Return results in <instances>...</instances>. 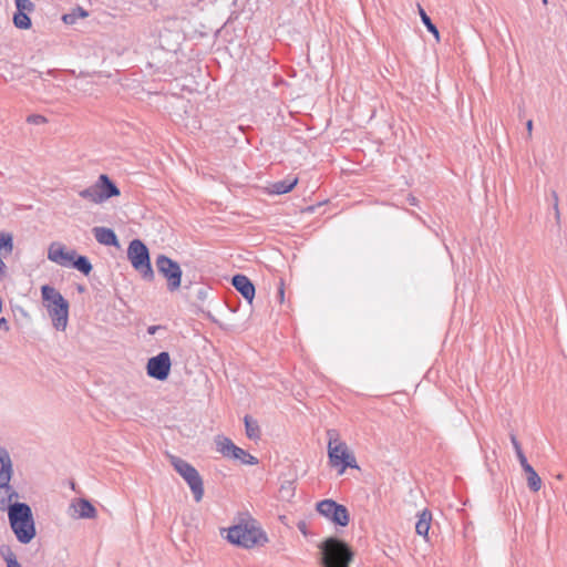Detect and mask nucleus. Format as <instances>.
I'll return each mask as SVG.
<instances>
[{"mask_svg":"<svg viewBox=\"0 0 567 567\" xmlns=\"http://www.w3.org/2000/svg\"><path fill=\"white\" fill-rule=\"evenodd\" d=\"M19 497H8L0 511L8 512L10 527L17 540L23 545L31 543L37 535L35 523L30 505L17 502Z\"/></svg>","mask_w":567,"mask_h":567,"instance_id":"nucleus-1","label":"nucleus"},{"mask_svg":"<svg viewBox=\"0 0 567 567\" xmlns=\"http://www.w3.org/2000/svg\"><path fill=\"white\" fill-rule=\"evenodd\" d=\"M41 296L53 327L58 331H64L69 319V301L50 285L41 287Z\"/></svg>","mask_w":567,"mask_h":567,"instance_id":"nucleus-2","label":"nucleus"},{"mask_svg":"<svg viewBox=\"0 0 567 567\" xmlns=\"http://www.w3.org/2000/svg\"><path fill=\"white\" fill-rule=\"evenodd\" d=\"M322 567H349L353 558L350 546L337 537H329L320 545Z\"/></svg>","mask_w":567,"mask_h":567,"instance_id":"nucleus-3","label":"nucleus"},{"mask_svg":"<svg viewBox=\"0 0 567 567\" xmlns=\"http://www.w3.org/2000/svg\"><path fill=\"white\" fill-rule=\"evenodd\" d=\"M226 538L230 544L247 549L268 542L267 535L261 528L249 524L229 527Z\"/></svg>","mask_w":567,"mask_h":567,"instance_id":"nucleus-4","label":"nucleus"},{"mask_svg":"<svg viewBox=\"0 0 567 567\" xmlns=\"http://www.w3.org/2000/svg\"><path fill=\"white\" fill-rule=\"evenodd\" d=\"M127 259L132 267L141 274L146 281L154 279V270L151 264L150 249L141 239H133L127 247Z\"/></svg>","mask_w":567,"mask_h":567,"instance_id":"nucleus-5","label":"nucleus"},{"mask_svg":"<svg viewBox=\"0 0 567 567\" xmlns=\"http://www.w3.org/2000/svg\"><path fill=\"white\" fill-rule=\"evenodd\" d=\"M120 194V188L106 174H101L93 185L79 192L80 197L94 204H102Z\"/></svg>","mask_w":567,"mask_h":567,"instance_id":"nucleus-6","label":"nucleus"},{"mask_svg":"<svg viewBox=\"0 0 567 567\" xmlns=\"http://www.w3.org/2000/svg\"><path fill=\"white\" fill-rule=\"evenodd\" d=\"M328 434L330 437L328 443V457L330 465L338 468L339 475H342L348 467L358 468L355 457L349 451L347 444L338 441L337 439L332 440V435L336 434L334 431H328Z\"/></svg>","mask_w":567,"mask_h":567,"instance_id":"nucleus-7","label":"nucleus"},{"mask_svg":"<svg viewBox=\"0 0 567 567\" xmlns=\"http://www.w3.org/2000/svg\"><path fill=\"white\" fill-rule=\"evenodd\" d=\"M171 464L189 486L194 499L200 502L204 496V482L198 471L190 463L178 456H172Z\"/></svg>","mask_w":567,"mask_h":567,"instance_id":"nucleus-8","label":"nucleus"},{"mask_svg":"<svg viewBox=\"0 0 567 567\" xmlns=\"http://www.w3.org/2000/svg\"><path fill=\"white\" fill-rule=\"evenodd\" d=\"M13 476V464L7 449L0 446V505L4 506L8 497H19L17 489L10 484Z\"/></svg>","mask_w":567,"mask_h":567,"instance_id":"nucleus-9","label":"nucleus"},{"mask_svg":"<svg viewBox=\"0 0 567 567\" xmlns=\"http://www.w3.org/2000/svg\"><path fill=\"white\" fill-rule=\"evenodd\" d=\"M155 265L159 275L167 281V290L174 292L181 288L183 270L179 264L166 255H158Z\"/></svg>","mask_w":567,"mask_h":567,"instance_id":"nucleus-10","label":"nucleus"},{"mask_svg":"<svg viewBox=\"0 0 567 567\" xmlns=\"http://www.w3.org/2000/svg\"><path fill=\"white\" fill-rule=\"evenodd\" d=\"M317 511L336 526L346 527L349 524L350 517L347 507L331 498L318 502Z\"/></svg>","mask_w":567,"mask_h":567,"instance_id":"nucleus-11","label":"nucleus"},{"mask_svg":"<svg viewBox=\"0 0 567 567\" xmlns=\"http://www.w3.org/2000/svg\"><path fill=\"white\" fill-rule=\"evenodd\" d=\"M172 368L171 355L167 351L151 357L146 364V373L157 381H165L169 377Z\"/></svg>","mask_w":567,"mask_h":567,"instance_id":"nucleus-12","label":"nucleus"},{"mask_svg":"<svg viewBox=\"0 0 567 567\" xmlns=\"http://www.w3.org/2000/svg\"><path fill=\"white\" fill-rule=\"evenodd\" d=\"M16 12L12 18L13 25L20 30H28L32 22L29 12L34 9V3L30 0H14Z\"/></svg>","mask_w":567,"mask_h":567,"instance_id":"nucleus-13","label":"nucleus"},{"mask_svg":"<svg viewBox=\"0 0 567 567\" xmlns=\"http://www.w3.org/2000/svg\"><path fill=\"white\" fill-rule=\"evenodd\" d=\"M75 250H66L65 246L61 243L53 241L48 249V259L62 267H70Z\"/></svg>","mask_w":567,"mask_h":567,"instance_id":"nucleus-14","label":"nucleus"},{"mask_svg":"<svg viewBox=\"0 0 567 567\" xmlns=\"http://www.w3.org/2000/svg\"><path fill=\"white\" fill-rule=\"evenodd\" d=\"M231 285L248 303H252L256 289L252 281L246 275L236 274L233 276Z\"/></svg>","mask_w":567,"mask_h":567,"instance_id":"nucleus-15","label":"nucleus"},{"mask_svg":"<svg viewBox=\"0 0 567 567\" xmlns=\"http://www.w3.org/2000/svg\"><path fill=\"white\" fill-rule=\"evenodd\" d=\"M92 231L99 244L112 247L120 246L118 238L112 228L94 227Z\"/></svg>","mask_w":567,"mask_h":567,"instance_id":"nucleus-16","label":"nucleus"},{"mask_svg":"<svg viewBox=\"0 0 567 567\" xmlns=\"http://www.w3.org/2000/svg\"><path fill=\"white\" fill-rule=\"evenodd\" d=\"M71 508L74 509L79 518H94L96 516L95 507L86 498H78L71 504Z\"/></svg>","mask_w":567,"mask_h":567,"instance_id":"nucleus-17","label":"nucleus"},{"mask_svg":"<svg viewBox=\"0 0 567 567\" xmlns=\"http://www.w3.org/2000/svg\"><path fill=\"white\" fill-rule=\"evenodd\" d=\"M432 520V514L429 509H423L417 515V522L415 524V532L417 535L423 536L424 538H427L430 526Z\"/></svg>","mask_w":567,"mask_h":567,"instance_id":"nucleus-18","label":"nucleus"},{"mask_svg":"<svg viewBox=\"0 0 567 567\" xmlns=\"http://www.w3.org/2000/svg\"><path fill=\"white\" fill-rule=\"evenodd\" d=\"M70 267L76 269L84 276H89L93 270V266L90 259L84 255H79L76 251L73 256V260L71 261Z\"/></svg>","mask_w":567,"mask_h":567,"instance_id":"nucleus-19","label":"nucleus"},{"mask_svg":"<svg viewBox=\"0 0 567 567\" xmlns=\"http://www.w3.org/2000/svg\"><path fill=\"white\" fill-rule=\"evenodd\" d=\"M215 443L217 452H219L225 457H233V453L236 445L230 439L224 435H217L215 439Z\"/></svg>","mask_w":567,"mask_h":567,"instance_id":"nucleus-20","label":"nucleus"},{"mask_svg":"<svg viewBox=\"0 0 567 567\" xmlns=\"http://www.w3.org/2000/svg\"><path fill=\"white\" fill-rule=\"evenodd\" d=\"M298 178H285L282 181H278L271 185V190L274 194L282 195L291 192L293 187L297 185Z\"/></svg>","mask_w":567,"mask_h":567,"instance_id":"nucleus-21","label":"nucleus"},{"mask_svg":"<svg viewBox=\"0 0 567 567\" xmlns=\"http://www.w3.org/2000/svg\"><path fill=\"white\" fill-rule=\"evenodd\" d=\"M231 458L239 461L240 463L246 464V465H257L259 462L256 456L251 455L250 453H248L247 451H245L244 449H241L237 445L234 450Z\"/></svg>","mask_w":567,"mask_h":567,"instance_id":"nucleus-22","label":"nucleus"},{"mask_svg":"<svg viewBox=\"0 0 567 567\" xmlns=\"http://www.w3.org/2000/svg\"><path fill=\"white\" fill-rule=\"evenodd\" d=\"M245 432L248 439L250 440H259L260 439V427L258 422L251 419L249 415H245Z\"/></svg>","mask_w":567,"mask_h":567,"instance_id":"nucleus-23","label":"nucleus"},{"mask_svg":"<svg viewBox=\"0 0 567 567\" xmlns=\"http://www.w3.org/2000/svg\"><path fill=\"white\" fill-rule=\"evenodd\" d=\"M0 557L6 561L7 567H22L9 545L3 544L0 546Z\"/></svg>","mask_w":567,"mask_h":567,"instance_id":"nucleus-24","label":"nucleus"},{"mask_svg":"<svg viewBox=\"0 0 567 567\" xmlns=\"http://www.w3.org/2000/svg\"><path fill=\"white\" fill-rule=\"evenodd\" d=\"M527 478V486L533 492H538L542 487V480L538 473L534 470L533 466L528 467L524 471Z\"/></svg>","mask_w":567,"mask_h":567,"instance_id":"nucleus-25","label":"nucleus"},{"mask_svg":"<svg viewBox=\"0 0 567 567\" xmlns=\"http://www.w3.org/2000/svg\"><path fill=\"white\" fill-rule=\"evenodd\" d=\"M419 11L421 21L425 25L426 30L434 35L436 41H440V31L437 27L432 22L431 18L426 14L423 8L419 7Z\"/></svg>","mask_w":567,"mask_h":567,"instance_id":"nucleus-26","label":"nucleus"},{"mask_svg":"<svg viewBox=\"0 0 567 567\" xmlns=\"http://www.w3.org/2000/svg\"><path fill=\"white\" fill-rule=\"evenodd\" d=\"M280 493L282 497H291L293 496V486L291 482H287L286 484L281 485Z\"/></svg>","mask_w":567,"mask_h":567,"instance_id":"nucleus-27","label":"nucleus"},{"mask_svg":"<svg viewBox=\"0 0 567 567\" xmlns=\"http://www.w3.org/2000/svg\"><path fill=\"white\" fill-rule=\"evenodd\" d=\"M27 121H28V123L38 125V124L45 123L47 118L39 114H31L28 116Z\"/></svg>","mask_w":567,"mask_h":567,"instance_id":"nucleus-28","label":"nucleus"},{"mask_svg":"<svg viewBox=\"0 0 567 567\" xmlns=\"http://www.w3.org/2000/svg\"><path fill=\"white\" fill-rule=\"evenodd\" d=\"M509 439H511L513 449L515 451V454L517 455L518 453L523 452L522 445H520L519 441L517 440V436L514 433L509 434Z\"/></svg>","mask_w":567,"mask_h":567,"instance_id":"nucleus-29","label":"nucleus"},{"mask_svg":"<svg viewBox=\"0 0 567 567\" xmlns=\"http://www.w3.org/2000/svg\"><path fill=\"white\" fill-rule=\"evenodd\" d=\"M516 457H517V460H518V462H519V464H520V466H522L523 471H525V470H527L528 467H530V466H532V465L528 463L527 457H526V455H525L524 451H523V452H520V453H518V454L516 455Z\"/></svg>","mask_w":567,"mask_h":567,"instance_id":"nucleus-30","label":"nucleus"},{"mask_svg":"<svg viewBox=\"0 0 567 567\" xmlns=\"http://www.w3.org/2000/svg\"><path fill=\"white\" fill-rule=\"evenodd\" d=\"M0 329L4 331H9L10 329L9 322L4 317L0 318Z\"/></svg>","mask_w":567,"mask_h":567,"instance_id":"nucleus-31","label":"nucleus"},{"mask_svg":"<svg viewBox=\"0 0 567 567\" xmlns=\"http://www.w3.org/2000/svg\"><path fill=\"white\" fill-rule=\"evenodd\" d=\"M63 21L65 23H73L74 22V16L73 14H64L63 16Z\"/></svg>","mask_w":567,"mask_h":567,"instance_id":"nucleus-32","label":"nucleus"},{"mask_svg":"<svg viewBox=\"0 0 567 567\" xmlns=\"http://www.w3.org/2000/svg\"><path fill=\"white\" fill-rule=\"evenodd\" d=\"M158 329H161V326H150L147 332L148 334H155Z\"/></svg>","mask_w":567,"mask_h":567,"instance_id":"nucleus-33","label":"nucleus"},{"mask_svg":"<svg viewBox=\"0 0 567 567\" xmlns=\"http://www.w3.org/2000/svg\"><path fill=\"white\" fill-rule=\"evenodd\" d=\"M526 128H527V132H528V136L530 137L532 136V131H533V121L532 120L527 121Z\"/></svg>","mask_w":567,"mask_h":567,"instance_id":"nucleus-34","label":"nucleus"},{"mask_svg":"<svg viewBox=\"0 0 567 567\" xmlns=\"http://www.w3.org/2000/svg\"><path fill=\"white\" fill-rule=\"evenodd\" d=\"M553 196H554V199H555L554 208L556 210V214L558 215L559 212H558V196H557V193L553 192Z\"/></svg>","mask_w":567,"mask_h":567,"instance_id":"nucleus-35","label":"nucleus"},{"mask_svg":"<svg viewBox=\"0 0 567 567\" xmlns=\"http://www.w3.org/2000/svg\"><path fill=\"white\" fill-rule=\"evenodd\" d=\"M408 200H409V203H410L411 205H416V203H417V199H416L415 197H413V196H410V197L408 198Z\"/></svg>","mask_w":567,"mask_h":567,"instance_id":"nucleus-36","label":"nucleus"},{"mask_svg":"<svg viewBox=\"0 0 567 567\" xmlns=\"http://www.w3.org/2000/svg\"><path fill=\"white\" fill-rule=\"evenodd\" d=\"M81 16L85 17V16H87V13L84 10H81Z\"/></svg>","mask_w":567,"mask_h":567,"instance_id":"nucleus-37","label":"nucleus"},{"mask_svg":"<svg viewBox=\"0 0 567 567\" xmlns=\"http://www.w3.org/2000/svg\"><path fill=\"white\" fill-rule=\"evenodd\" d=\"M543 4H547L548 3V0H542Z\"/></svg>","mask_w":567,"mask_h":567,"instance_id":"nucleus-38","label":"nucleus"},{"mask_svg":"<svg viewBox=\"0 0 567 567\" xmlns=\"http://www.w3.org/2000/svg\"><path fill=\"white\" fill-rule=\"evenodd\" d=\"M280 296H281V298H284V290L282 289H280Z\"/></svg>","mask_w":567,"mask_h":567,"instance_id":"nucleus-39","label":"nucleus"}]
</instances>
